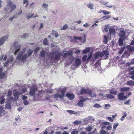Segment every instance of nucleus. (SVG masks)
<instances>
[{"mask_svg": "<svg viewBox=\"0 0 134 134\" xmlns=\"http://www.w3.org/2000/svg\"><path fill=\"white\" fill-rule=\"evenodd\" d=\"M33 52V51L29 49L27 51V54L23 55L24 52L21 51L17 56L16 59L19 60H21L22 61H25L27 58L31 56Z\"/></svg>", "mask_w": 134, "mask_h": 134, "instance_id": "f257e3e1", "label": "nucleus"}, {"mask_svg": "<svg viewBox=\"0 0 134 134\" xmlns=\"http://www.w3.org/2000/svg\"><path fill=\"white\" fill-rule=\"evenodd\" d=\"M109 55L108 52L106 50H103L101 52H97L94 54V59H93V60L94 61L98 57V56L102 57L104 55L105 59H106L108 58Z\"/></svg>", "mask_w": 134, "mask_h": 134, "instance_id": "f03ea898", "label": "nucleus"}, {"mask_svg": "<svg viewBox=\"0 0 134 134\" xmlns=\"http://www.w3.org/2000/svg\"><path fill=\"white\" fill-rule=\"evenodd\" d=\"M66 90V87H64L63 88L58 89L57 90L58 93L54 95V97L56 99H57L58 98L60 99L63 98L64 97Z\"/></svg>", "mask_w": 134, "mask_h": 134, "instance_id": "7ed1b4c3", "label": "nucleus"}, {"mask_svg": "<svg viewBox=\"0 0 134 134\" xmlns=\"http://www.w3.org/2000/svg\"><path fill=\"white\" fill-rule=\"evenodd\" d=\"M79 93L80 94H88L91 98H93L96 97V95L94 93H93V94H92L90 90L89 89H85L83 87L81 88L80 89Z\"/></svg>", "mask_w": 134, "mask_h": 134, "instance_id": "20e7f679", "label": "nucleus"}, {"mask_svg": "<svg viewBox=\"0 0 134 134\" xmlns=\"http://www.w3.org/2000/svg\"><path fill=\"white\" fill-rule=\"evenodd\" d=\"M124 93L123 92L119 93L118 95V99L120 100H125L129 96H131L132 93L131 92H129L127 96H124Z\"/></svg>", "mask_w": 134, "mask_h": 134, "instance_id": "39448f33", "label": "nucleus"}, {"mask_svg": "<svg viewBox=\"0 0 134 134\" xmlns=\"http://www.w3.org/2000/svg\"><path fill=\"white\" fill-rule=\"evenodd\" d=\"M79 98L80 100L78 102V105L80 107H83V102L87 100H89L90 98L86 97L85 98L83 96H81L79 97Z\"/></svg>", "mask_w": 134, "mask_h": 134, "instance_id": "423d86ee", "label": "nucleus"}, {"mask_svg": "<svg viewBox=\"0 0 134 134\" xmlns=\"http://www.w3.org/2000/svg\"><path fill=\"white\" fill-rule=\"evenodd\" d=\"M18 43L17 42H15L13 44V46L14 48L15 52L14 53L15 55H16L17 53L20 50L21 46L20 45H18L16 46V44Z\"/></svg>", "mask_w": 134, "mask_h": 134, "instance_id": "0eeeda50", "label": "nucleus"}, {"mask_svg": "<svg viewBox=\"0 0 134 134\" xmlns=\"http://www.w3.org/2000/svg\"><path fill=\"white\" fill-rule=\"evenodd\" d=\"M61 53L60 52L56 54L54 56L53 58L52 57H51V59L52 60L53 59V60L55 61H59L60 59V57Z\"/></svg>", "mask_w": 134, "mask_h": 134, "instance_id": "6e6552de", "label": "nucleus"}, {"mask_svg": "<svg viewBox=\"0 0 134 134\" xmlns=\"http://www.w3.org/2000/svg\"><path fill=\"white\" fill-rule=\"evenodd\" d=\"M38 90L37 87H33L30 89V91L29 92L30 95L31 96H34L35 95V91Z\"/></svg>", "mask_w": 134, "mask_h": 134, "instance_id": "1a4fd4ad", "label": "nucleus"}, {"mask_svg": "<svg viewBox=\"0 0 134 134\" xmlns=\"http://www.w3.org/2000/svg\"><path fill=\"white\" fill-rule=\"evenodd\" d=\"M119 35L120 38H122L124 40H125L126 38L125 32L123 30H121L120 31Z\"/></svg>", "mask_w": 134, "mask_h": 134, "instance_id": "9d476101", "label": "nucleus"}, {"mask_svg": "<svg viewBox=\"0 0 134 134\" xmlns=\"http://www.w3.org/2000/svg\"><path fill=\"white\" fill-rule=\"evenodd\" d=\"M8 37V35H7L3 36L2 38H0V45H2L4 43V41L6 40Z\"/></svg>", "mask_w": 134, "mask_h": 134, "instance_id": "9b49d317", "label": "nucleus"}, {"mask_svg": "<svg viewBox=\"0 0 134 134\" xmlns=\"http://www.w3.org/2000/svg\"><path fill=\"white\" fill-rule=\"evenodd\" d=\"M23 94V93H20L17 91H15L13 95L15 97V99L17 100H18L19 98V96Z\"/></svg>", "mask_w": 134, "mask_h": 134, "instance_id": "f8f14e48", "label": "nucleus"}, {"mask_svg": "<svg viewBox=\"0 0 134 134\" xmlns=\"http://www.w3.org/2000/svg\"><path fill=\"white\" fill-rule=\"evenodd\" d=\"M81 60L80 59H76L75 60L74 66L75 67H77L81 64Z\"/></svg>", "mask_w": 134, "mask_h": 134, "instance_id": "ddd939ff", "label": "nucleus"}, {"mask_svg": "<svg viewBox=\"0 0 134 134\" xmlns=\"http://www.w3.org/2000/svg\"><path fill=\"white\" fill-rule=\"evenodd\" d=\"M66 96L71 100L73 99L75 97L74 95L72 93H67L66 94Z\"/></svg>", "mask_w": 134, "mask_h": 134, "instance_id": "4468645a", "label": "nucleus"}, {"mask_svg": "<svg viewBox=\"0 0 134 134\" xmlns=\"http://www.w3.org/2000/svg\"><path fill=\"white\" fill-rule=\"evenodd\" d=\"M8 5L10 6L11 8H16V5L10 1L8 2Z\"/></svg>", "mask_w": 134, "mask_h": 134, "instance_id": "2eb2a0df", "label": "nucleus"}, {"mask_svg": "<svg viewBox=\"0 0 134 134\" xmlns=\"http://www.w3.org/2000/svg\"><path fill=\"white\" fill-rule=\"evenodd\" d=\"M109 32L111 34L115 35V29L113 28L110 27L109 29Z\"/></svg>", "mask_w": 134, "mask_h": 134, "instance_id": "dca6fc26", "label": "nucleus"}, {"mask_svg": "<svg viewBox=\"0 0 134 134\" xmlns=\"http://www.w3.org/2000/svg\"><path fill=\"white\" fill-rule=\"evenodd\" d=\"M22 11L21 10L18 14H16L15 15L13 16L12 17L10 18H9V20H12L15 18H16L18 16V15H20L22 13Z\"/></svg>", "mask_w": 134, "mask_h": 134, "instance_id": "f3484780", "label": "nucleus"}, {"mask_svg": "<svg viewBox=\"0 0 134 134\" xmlns=\"http://www.w3.org/2000/svg\"><path fill=\"white\" fill-rule=\"evenodd\" d=\"M73 52L72 51H68L67 53H68V56H71V57H72V59L71 62V63L72 62L74 59V57L73 56H72V54Z\"/></svg>", "mask_w": 134, "mask_h": 134, "instance_id": "a211bd4d", "label": "nucleus"}, {"mask_svg": "<svg viewBox=\"0 0 134 134\" xmlns=\"http://www.w3.org/2000/svg\"><path fill=\"white\" fill-rule=\"evenodd\" d=\"M5 111L4 109V108L1 106H0V117L1 116V114H4Z\"/></svg>", "mask_w": 134, "mask_h": 134, "instance_id": "6ab92c4d", "label": "nucleus"}, {"mask_svg": "<svg viewBox=\"0 0 134 134\" xmlns=\"http://www.w3.org/2000/svg\"><path fill=\"white\" fill-rule=\"evenodd\" d=\"M45 54V51L44 50H42L41 51L40 53V56L42 57H44Z\"/></svg>", "mask_w": 134, "mask_h": 134, "instance_id": "aec40b11", "label": "nucleus"}, {"mask_svg": "<svg viewBox=\"0 0 134 134\" xmlns=\"http://www.w3.org/2000/svg\"><path fill=\"white\" fill-rule=\"evenodd\" d=\"M129 88L127 87H124L121 88L120 90L121 91H128L129 90Z\"/></svg>", "mask_w": 134, "mask_h": 134, "instance_id": "412c9836", "label": "nucleus"}, {"mask_svg": "<svg viewBox=\"0 0 134 134\" xmlns=\"http://www.w3.org/2000/svg\"><path fill=\"white\" fill-rule=\"evenodd\" d=\"M124 40L122 38H120L119 40L118 43L120 46H121L122 45L123 43V40Z\"/></svg>", "mask_w": 134, "mask_h": 134, "instance_id": "4be33fe9", "label": "nucleus"}, {"mask_svg": "<svg viewBox=\"0 0 134 134\" xmlns=\"http://www.w3.org/2000/svg\"><path fill=\"white\" fill-rule=\"evenodd\" d=\"M67 111L71 115L72 114H77V112H75V111L72 110H67Z\"/></svg>", "mask_w": 134, "mask_h": 134, "instance_id": "5701e85b", "label": "nucleus"}, {"mask_svg": "<svg viewBox=\"0 0 134 134\" xmlns=\"http://www.w3.org/2000/svg\"><path fill=\"white\" fill-rule=\"evenodd\" d=\"M127 84L129 86H134V81L132 80H130L127 82Z\"/></svg>", "mask_w": 134, "mask_h": 134, "instance_id": "b1692460", "label": "nucleus"}, {"mask_svg": "<svg viewBox=\"0 0 134 134\" xmlns=\"http://www.w3.org/2000/svg\"><path fill=\"white\" fill-rule=\"evenodd\" d=\"M90 51V48L89 47L86 48L82 51V53H86Z\"/></svg>", "mask_w": 134, "mask_h": 134, "instance_id": "393cba45", "label": "nucleus"}, {"mask_svg": "<svg viewBox=\"0 0 134 134\" xmlns=\"http://www.w3.org/2000/svg\"><path fill=\"white\" fill-rule=\"evenodd\" d=\"M106 97L107 98L110 99H113L114 98V96L110 94H107L106 95Z\"/></svg>", "mask_w": 134, "mask_h": 134, "instance_id": "a878e982", "label": "nucleus"}, {"mask_svg": "<svg viewBox=\"0 0 134 134\" xmlns=\"http://www.w3.org/2000/svg\"><path fill=\"white\" fill-rule=\"evenodd\" d=\"M127 114L126 112H124V113L123 114V116H122L120 120L121 121H122L124 119V118L127 116Z\"/></svg>", "mask_w": 134, "mask_h": 134, "instance_id": "bb28decb", "label": "nucleus"}, {"mask_svg": "<svg viewBox=\"0 0 134 134\" xmlns=\"http://www.w3.org/2000/svg\"><path fill=\"white\" fill-rule=\"evenodd\" d=\"M74 40H82V37H77L75 36H74V37L73 39L71 41H74Z\"/></svg>", "mask_w": 134, "mask_h": 134, "instance_id": "cd10ccee", "label": "nucleus"}, {"mask_svg": "<svg viewBox=\"0 0 134 134\" xmlns=\"http://www.w3.org/2000/svg\"><path fill=\"white\" fill-rule=\"evenodd\" d=\"M0 99H1L0 103L1 104H3L5 101V99L2 96L0 97Z\"/></svg>", "mask_w": 134, "mask_h": 134, "instance_id": "c85d7f7f", "label": "nucleus"}, {"mask_svg": "<svg viewBox=\"0 0 134 134\" xmlns=\"http://www.w3.org/2000/svg\"><path fill=\"white\" fill-rule=\"evenodd\" d=\"M6 76V74L4 72L0 74V79H2L5 77Z\"/></svg>", "mask_w": 134, "mask_h": 134, "instance_id": "c756f323", "label": "nucleus"}, {"mask_svg": "<svg viewBox=\"0 0 134 134\" xmlns=\"http://www.w3.org/2000/svg\"><path fill=\"white\" fill-rule=\"evenodd\" d=\"M110 93L116 95L117 94V92L115 90H111L110 91Z\"/></svg>", "mask_w": 134, "mask_h": 134, "instance_id": "7c9ffc66", "label": "nucleus"}, {"mask_svg": "<svg viewBox=\"0 0 134 134\" xmlns=\"http://www.w3.org/2000/svg\"><path fill=\"white\" fill-rule=\"evenodd\" d=\"M48 42L47 38L44 39L43 41V44L44 45H47L48 44Z\"/></svg>", "mask_w": 134, "mask_h": 134, "instance_id": "2f4dec72", "label": "nucleus"}, {"mask_svg": "<svg viewBox=\"0 0 134 134\" xmlns=\"http://www.w3.org/2000/svg\"><path fill=\"white\" fill-rule=\"evenodd\" d=\"M5 107L6 108L8 109H10L11 108L10 104L8 103L6 104L5 105Z\"/></svg>", "mask_w": 134, "mask_h": 134, "instance_id": "473e14b6", "label": "nucleus"}, {"mask_svg": "<svg viewBox=\"0 0 134 134\" xmlns=\"http://www.w3.org/2000/svg\"><path fill=\"white\" fill-rule=\"evenodd\" d=\"M68 26L66 24H65L63 27V28H62L61 30H65L68 29Z\"/></svg>", "mask_w": 134, "mask_h": 134, "instance_id": "72a5a7b5", "label": "nucleus"}, {"mask_svg": "<svg viewBox=\"0 0 134 134\" xmlns=\"http://www.w3.org/2000/svg\"><path fill=\"white\" fill-rule=\"evenodd\" d=\"M110 16L109 15L104 16H103L102 18L104 20L108 19L110 18Z\"/></svg>", "mask_w": 134, "mask_h": 134, "instance_id": "f704fd0d", "label": "nucleus"}, {"mask_svg": "<svg viewBox=\"0 0 134 134\" xmlns=\"http://www.w3.org/2000/svg\"><path fill=\"white\" fill-rule=\"evenodd\" d=\"M103 42L105 44H107L108 42L107 39L105 36H104Z\"/></svg>", "mask_w": 134, "mask_h": 134, "instance_id": "c9c22d12", "label": "nucleus"}, {"mask_svg": "<svg viewBox=\"0 0 134 134\" xmlns=\"http://www.w3.org/2000/svg\"><path fill=\"white\" fill-rule=\"evenodd\" d=\"M87 5L88 8H92L93 6V4L92 3H91L89 4H87Z\"/></svg>", "mask_w": 134, "mask_h": 134, "instance_id": "e433bc0d", "label": "nucleus"}, {"mask_svg": "<svg viewBox=\"0 0 134 134\" xmlns=\"http://www.w3.org/2000/svg\"><path fill=\"white\" fill-rule=\"evenodd\" d=\"M125 48V47H123L119 52L118 53L119 54H121L124 51Z\"/></svg>", "mask_w": 134, "mask_h": 134, "instance_id": "4c0bfd02", "label": "nucleus"}, {"mask_svg": "<svg viewBox=\"0 0 134 134\" xmlns=\"http://www.w3.org/2000/svg\"><path fill=\"white\" fill-rule=\"evenodd\" d=\"M92 54H90L87 58L86 61V62L87 63L88 62L89 60H90V59H91L92 57Z\"/></svg>", "mask_w": 134, "mask_h": 134, "instance_id": "58836bf2", "label": "nucleus"}, {"mask_svg": "<svg viewBox=\"0 0 134 134\" xmlns=\"http://www.w3.org/2000/svg\"><path fill=\"white\" fill-rule=\"evenodd\" d=\"M87 57V56L86 55H84L82 58V60L83 62H85L86 61V59Z\"/></svg>", "mask_w": 134, "mask_h": 134, "instance_id": "ea45409f", "label": "nucleus"}, {"mask_svg": "<svg viewBox=\"0 0 134 134\" xmlns=\"http://www.w3.org/2000/svg\"><path fill=\"white\" fill-rule=\"evenodd\" d=\"M101 12L103 13L104 15L108 14L110 13V12L105 10L101 11Z\"/></svg>", "mask_w": 134, "mask_h": 134, "instance_id": "a19ab883", "label": "nucleus"}, {"mask_svg": "<svg viewBox=\"0 0 134 134\" xmlns=\"http://www.w3.org/2000/svg\"><path fill=\"white\" fill-rule=\"evenodd\" d=\"M119 124L118 123H115L114 124L113 126V129L114 130H115L116 129V127Z\"/></svg>", "mask_w": 134, "mask_h": 134, "instance_id": "79ce46f5", "label": "nucleus"}, {"mask_svg": "<svg viewBox=\"0 0 134 134\" xmlns=\"http://www.w3.org/2000/svg\"><path fill=\"white\" fill-rule=\"evenodd\" d=\"M101 60V59H99L98 60L97 62L95 63L94 65L96 67H98L99 65V61Z\"/></svg>", "mask_w": 134, "mask_h": 134, "instance_id": "37998d69", "label": "nucleus"}, {"mask_svg": "<svg viewBox=\"0 0 134 134\" xmlns=\"http://www.w3.org/2000/svg\"><path fill=\"white\" fill-rule=\"evenodd\" d=\"M92 129V127L90 126H89L86 127V130L87 131H90Z\"/></svg>", "mask_w": 134, "mask_h": 134, "instance_id": "c03bdc74", "label": "nucleus"}, {"mask_svg": "<svg viewBox=\"0 0 134 134\" xmlns=\"http://www.w3.org/2000/svg\"><path fill=\"white\" fill-rule=\"evenodd\" d=\"M40 48L39 47H37L34 50V52L35 53H36L39 50Z\"/></svg>", "mask_w": 134, "mask_h": 134, "instance_id": "a18cd8bd", "label": "nucleus"}, {"mask_svg": "<svg viewBox=\"0 0 134 134\" xmlns=\"http://www.w3.org/2000/svg\"><path fill=\"white\" fill-rule=\"evenodd\" d=\"M81 122V121L76 120L74 122V124L75 125H78L80 124Z\"/></svg>", "mask_w": 134, "mask_h": 134, "instance_id": "49530a36", "label": "nucleus"}, {"mask_svg": "<svg viewBox=\"0 0 134 134\" xmlns=\"http://www.w3.org/2000/svg\"><path fill=\"white\" fill-rule=\"evenodd\" d=\"M28 34L27 33L24 34L21 37L23 38H25L28 36Z\"/></svg>", "mask_w": 134, "mask_h": 134, "instance_id": "de8ad7c7", "label": "nucleus"}, {"mask_svg": "<svg viewBox=\"0 0 134 134\" xmlns=\"http://www.w3.org/2000/svg\"><path fill=\"white\" fill-rule=\"evenodd\" d=\"M59 52L58 51L55 50L53 51V52L51 53L50 54H53V55H54L55 54H56L57 53H58Z\"/></svg>", "mask_w": 134, "mask_h": 134, "instance_id": "09e8293b", "label": "nucleus"}, {"mask_svg": "<svg viewBox=\"0 0 134 134\" xmlns=\"http://www.w3.org/2000/svg\"><path fill=\"white\" fill-rule=\"evenodd\" d=\"M94 107L96 108H100L101 107V106L98 104H96L94 106Z\"/></svg>", "mask_w": 134, "mask_h": 134, "instance_id": "8fccbe9b", "label": "nucleus"}, {"mask_svg": "<svg viewBox=\"0 0 134 134\" xmlns=\"http://www.w3.org/2000/svg\"><path fill=\"white\" fill-rule=\"evenodd\" d=\"M12 94V92L11 91H9L7 95V97H10L11 96Z\"/></svg>", "mask_w": 134, "mask_h": 134, "instance_id": "3c124183", "label": "nucleus"}, {"mask_svg": "<svg viewBox=\"0 0 134 134\" xmlns=\"http://www.w3.org/2000/svg\"><path fill=\"white\" fill-rule=\"evenodd\" d=\"M78 132L77 130L73 131L71 132V134H78Z\"/></svg>", "mask_w": 134, "mask_h": 134, "instance_id": "603ef678", "label": "nucleus"}, {"mask_svg": "<svg viewBox=\"0 0 134 134\" xmlns=\"http://www.w3.org/2000/svg\"><path fill=\"white\" fill-rule=\"evenodd\" d=\"M24 104L25 105H27L29 104V103L28 101L27 100H24L23 101Z\"/></svg>", "mask_w": 134, "mask_h": 134, "instance_id": "864d4df0", "label": "nucleus"}, {"mask_svg": "<svg viewBox=\"0 0 134 134\" xmlns=\"http://www.w3.org/2000/svg\"><path fill=\"white\" fill-rule=\"evenodd\" d=\"M27 97L26 96L23 95L22 96V99L23 100H25L27 99Z\"/></svg>", "mask_w": 134, "mask_h": 134, "instance_id": "5fc2aeb1", "label": "nucleus"}, {"mask_svg": "<svg viewBox=\"0 0 134 134\" xmlns=\"http://www.w3.org/2000/svg\"><path fill=\"white\" fill-rule=\"evenodd\" d=\"M34 15V14H32L31 15H28L27 16V19H29L31 17L33 16Z\"/></svg>", "mask_w": 134, "mask_h": 134, "instance_id": "6e6d98bb", "label": "nucleus"}, {"mask_svg": "<svg viewBox=\"0 0 134 134\" xmlns=\"http://www.w3.org/2000/svg\"><path fill=\"white\" fill-rule=\"evenodd\" d=\"M48 5L47 4L43 3L42 5L43 7L44 8H46L47 7Z\"/></svg>", "mask_w": 134, "mask_h": 134, "instance_id": "4d7b16f0", "label": "nucleus"}, {"mask_svg": "<svg viewBox=\"0 0 134 134\" xmlns=\"http://www.w3.org/2000/svg\"><path fill=\"white\" fill-rule=\"evenodd\" d=\"M27 90V89L25 88H23V89H22L21 90V91H22V92H21V93H24L25 92H26Z\"/></svg>", "mask_w": 134, "mask_h": 134, "instance_id": "13d9d810", "label": "nucleus"}, {"mask_svg": "<svg viewBox=\"0 0 134 134\" xmlns=\"http://www.w3.org/2000/svg\"><path fill=\"white\" fill-rule=\"evenodd\" d=\"M112 128L111 126V124L107 126V130H110Z\"/></svg>", "mask_w": 134, "mask_h": 134, "instance_id": "bf43d9fd", "label": "nucleus"}, {"mask_svg": "<svg viewBox=\"0 0 134 134\" xmlns=\"http://www.w3.org/2000/svg\"><path fill=\"white\" fill-rule=\"evenodd\" d=\"M108 27L107 26H105L104 28V30L105 32H107L108 31Z\"/></svg>", "mask_w": 134, "mask_h": 134, "instance_id": "052dcab7", "label": "nucleus"}, {"mask_svg": "<svg viewBox=\"0 0 134 134\" xmlns=\"http://www.w3.org/2000/svg\"><path fill=\"white\" fill-rule=\"evenodd\" d=\"M129 75H134V70L130 71L129 73Z\"/></svg>", "mask_w": 134, "mask_h": 134, "instance_id": "680f3d73", "label": "nucleus"}, {"mask_svg": "<svg viewBox=\"0 0 134 134\" xmlns=\"http://www.w3.org/2000/svg\"><path fill=\"white\" fill-rule=\"evenodd\" d=\"M128 70L129 71L134 70V66L130 67L128 68Z\"/></svg>", "mask_w": 134, "mask_h": 134, "instance_id": "e2e57ef3", "label": "nucleus"}, {"mask_svg": "<svg viewBox=\"0 0 134 134\" xmlns=\"http://www.w3.org/2000/svg\"><path fill=\"white\" fill-rule=\"evenodd\" d=\"M108 120L110 122H112L113 121V120L111 117H108Z\"/></svg>", "mask_w": 134, "mask_h": 134, "instance_id": "0e129e2a", "label": "nucleus"}, {"mask_svg": "<svg viewBox=\"0 0 134 134\" xmlns=\"http://www.w3.org/2000/svg\"><path fill=\"white\" fill-rule=\"evenodd\" d=\"M130 100V99L128 100L127 101L124 103V104L127 105H128L129 104Z\"/></svg>", "mask_w": 134, "mask_h": 134, "instance_id": "69168bd1", "label": "nucleus"}, {"mask_svg": "<svg viewBox=\"0 0 134 134\" xmlns=\"http://www.w3.org/2000/svg\"><path fill=\"white\" fill-rule=\"evenodd\" d=\"M103 123L104 125H108L111 124L110 123L107 122H104Z\"/></svg>", "mask_w": 134, "mask_h": 134, "instance_id": "338daca9", "label": "nucleus"}, {"mask_svg": "<svg viewBox=\"0 0 134 134\" xmlns=\"http://www.w3.org/2000/svg\"><path fill=\"white\" fill-rule=\"evenodd\" d=\"M68 56V53H65L63 54V56L64 58H65Z\"/></svg>", "mask_w": 134, "mask_h": 134, "instance_id": "774afa93", "label": "nucleus"}]
</instances>
